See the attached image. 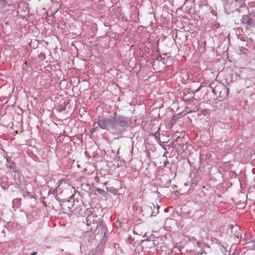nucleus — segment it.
Masks as SVG:
<instances>
[{"mask_svg":"<svg viewBox=\"0 0 255 255\" xmlns=\"http://www.w3.org/2000/svg\"><path fill=\"white\" fill-rule=\"evenodd\" d=\"M87 215L86 225L87 228L85 229V233L91 232L92 234H99L101 230V234H105L106 229L105 226L102 224H99V219L91 209L87 210Z\"/></svg>","mask_w":255,"mask_h":255,"instance_id":"1","label":"nucleus"},{"mask_svg":"<svg viewBox=\"0 0 255 255\" xmlns=\"http://www.w3.org/2000/svg\"><path fill=\"white\" fill-rule=\"evenodd\" d=\"M113 133L116 134H122L127 130L129 126L128 120L126 117L120 115L117 119L113 118Z\"/></svg>","mask_w":255,"mask_h":255,"instance_id":"2","label":"nucleus"},{"mask_svg":"<svg viewBox=\"0 0 255 255\" xmlns=\"http://www.w3.org/2000/svg\"><path fill=\"white\" fill-rule=\"evenodd\" d=\"M113 118H110L107 120L101 119L99 120L97 122H95L93 126L95 127L97 125L101 128L108 130L111 129L113 132Z\"/></svg>","mask_w":255,"mask_h":255,"instance_id":"3","label":"nucleus"},{"mask_svg":"<svg viewBox=\"0 0 255 255\" xmlns=\"http://www.w3.org/2000/svg\"><path fill=\"white\" fill-rule=\"evenodd\" d=\"M74 195H71L69 200H62L60 204L61 208L64 211L67 210H75L76 209V207H75V200L74 199Z\"/></svg>","mask_w":255,"mask_h":255,"instance_id":"4","label":"nucleus"},{"mask_svg":"<svg viewBox=\"0 0 255 255\" xmlns=\"http://www.w3.org/2000/svg\"><path fill=\"white\" fill-rule=\"evenodd\" d=\"M70 100L69 99H63L60 101L59 105L57 107V110L61 112L66 110V109H70L71 105L69 103Z\"/></svg>","mask_w":255,"mask_h":255,"instance_id":"5","label":"nucleus"},{"mask_svg":"<svg viewBox=\"0 0 255 255\" xmlns=\"http://www.w3.org/2000/svg\"><path fill=\"white\" fill-rule=\"evenodd\" d=\"M181 99L185 101V102L186 104L187 107L189 108H192V106L194 105H195V106H196V105L198 104L197 100L194 99V97H192L190 99H182V98H181Z\"/></svg>","mask_w":255,"mask_h":255,"instance_id":"6","label":"nucleus"},{"mask_svg":"<svg viewBox=\"0 0 255 255\" xmlns=\"http://www.w3.org/2000/svg\"><path fill=\"white\" fill-rule=\"evenodd\" d=\"M143 248L147 249H151L155 246V244L153 241L148 240H144L142 242Z\"/></svg>","mask_w":255,"mask_h":255,"instance_id":"7","label":"nucleus"},{"mask_svg":"<svg viewBox=\"0 0 255 255\" xmlns=\"http://www.w3.org/2000/svg\"><path fill=\"white\" fill-rule=\"evenodd\" d=\"M229 227L231 230L234 229L235 230H236L237 235H235V236L237 238V239L241 240L242 238V236H241V231L240 229H239V227H238L237 226H236L235 227H234L233 225H230Z\"/></svg>","mask_w":255,"mask_h":255,"instance_id":"8","label":"nucleus"},{"mask_svg":"<svg viewBox=\"0 0 255 255\" xmlns=\"http://www.w3.org/2000/svg\"><path fill=\"white\" fill-rule=\"evenodd\" d=\"M153 209L151 212V216H155L159 212V206L157 204L156 207H155L154 205L152 204Z\"/></svg>","mask_w":255,"mask_h":255,"instance_id":"9","label":"nucleus"},{"mask_svg":"<svg viewBox=\"0 0 255 255\" xmlns=\"http://www.w3.org/2000/svg\"><path fill=\"white\" fill-rule=\"evenodd\" d=\"M6 166L8 168H9L10 169H12L13 171H16V166L14 162L11 161L9 162V163L7 164Z\"/></svg>","mask_w":255,"mask_h":255,"instance_id":"10","label":"nucleus"},{"mask_svg":"<svg viewBox=\"0 0 255 255\" xmlns=\"http://www.w3.org/2000/svg\"><path fill=\"white\" fill-rule=\"evenodd\" d=\"M96 191L99 194H102L104 196L106 195V194H107V192L106 191H105L104 190L101 189L99 188H97L96 189Z\"/></svg>","mask_w":255,"mask_h":255,"instance_id":"11","label":"nucleus"},{"mask_svg":"<svg viewBox=\"0 0 255 255\" xmlns=\"http://www.w3.org/2000/svg\"><path fill=\"white\" fill-rule=\"evenodd\" d=\"M248 240H247V242H246L247 244H251V243L254 244V245H252V246H249V247H252L255 248V239L251 240L250 242H248Z\"/></svg>","mask_w":255,"mask_h":255,"instance_id":"12","label":"nucleus"},{"mask_svg":"<svg viewBox=\"0 0 255 255\" xmlns=\"http://www.w3.org/2000/svg\"><path fill=\"white\" fill-rule=\"evenodd\" d=\"M106 189L108 191L111 192V193H113L115 191V189L113 187H106Z\"/></svg>","mask_w":255,"mask_h":255,"instance_id":"13","label":"nucleus"},{"mask_svg":"<svg viewBox=\"0 0 255 255\" xmlns=\"http://www.w3.org/2000/svg\"><path fill=\"white\" fill-rule=\"evenodd\" d=\"M254 23V20L252 18H249L247 21V23L248 25H251Z\"/></svg>","mask_w":255,"mask_h":255,"instance_id":"14","label":"nucleus"},{"mask_svg":"<svg viewBox=\"0 0 255 255\" xmlns=\"http://www.w3.org/2000/svg\"><path fill=\"white\" fill-rule=\"evenodd\" d=\"M8 98H9V99H10V97H3L2 98V99L1 100V101L2 102L5 101V103H7L9 102V101L7 100Z\"/></svg>","mask_w":255,"mask_h":255,"instance_id":"15","label":"nucleus"},{"mask_svg":"<svg viewBox=\"0 0 255 255\" xmlns=\"http://www.w3.org/2000/svg\"><path fill=\"white\" fill-rule=\"evenodd\" d=\"M97 128H98V126L97 125H96L95 127L93 126V128L90 131L92 133L95 132L97 130Z\"/></svg>","mask_w":255,"mask_h":255,"instance_id":"16","label":"nucleus"},{"mask_svg":"<svg viewBox=\"0 0 255 255\" xmlns=\"http://www.w3.org/2000/svg\"><path fill=\"white\" fill-rule=\"evenodd\" d=\"M6 161L7 162V164H8L9 162L12 161L11 160V157H8V156H7V157H6Z\"/></svg>","mask_w":255,"mask_h":255,"instance_id":"17","label":"nucleus"},{"mask_svg":"<svg viewBox=\"0 0 255 255\" xmlns=\"http://www.w3.org/2000/svg\"><path fill=\"white\" fill-rule=\"evenodd\" d=\"M221 89L223 90V91H224L225 93H227V94H228V91L227 90V88L224 86H222L221 87Z\"/></svg>","mask_w":255,"mask_h":255,"instance_id":"18","label":"nucleus"},{"mask_svg":"<svg viewBox=\"0 0 255 255\" xmlns=\"http://www.w3.org/2000/svg\"><path fill=\"white\" fill-rule=\"evenodd\" d=\"M169 164V162L168 161V160L166 159L164 162V167H166L167 165Z\"/></svg>","mask_w":255,"mask_h":255,"instance_id":"19","label":"nucleus"},{"mask_svg":"<svg viewBox=\"0 0 255 255\" xmlns=\"http://www.w3.org/2000/svg\"><path fill=\"white\" fill-rule=\"evenodd\" d=\"M116 117H117V113L115 112L113 115V116H112L111 118L114 117L115 119H117V118Z\"/></svg>","mask_w":255,"mask_h":255,"instance_id":"20","label":"nucleus"},{"mask_svg":"<svg viewBox=\"0 0 255 255\" xmlns=\"http://www.w3.org/2000/svg\"><path fill=\"white\" fill-rule=\"evenodd\" d=\"M193 240L195 241L198 245L200 244L199 242L197 241L194 238H193Z\"/></svg>","mask_w":255,"mask_h":255,"instance_id":"21","label":"nucleus"},{"mask_svg":"<svg viewBox=\"0 0 255 255\" xmlns=\"http://www.w3.org/2000/svg\"><path fill=\"white\" fill-rule=\"evenodd\" d=\"M37 255V253L35 252H33L31 254V255Z\"/></svg>","mask_w":255,"mask_h":255,"instance_id":"22","label":"nucleus"},{"mask_svg":"<svg viewBox=\"0 0 255 255\" xmlns=\"http://www.w3.org/2000/svg\"><path fill=\"white\" fill-rule=\"evenodd\" d=\"M26 194V195H24V197H25V196H30V195H29V192H27Z\"/></svg>","mask_w":255,"mask_h":255,"instance_id":"23","label":"nucleus"},{"mask_svg":"<svg viewBox=\"0 0 255 255\" xmlns=\"http://www.w3.org/2000/svg\"><path fill=\"white\" fill-rule=\"evenodd\" d=\"M225 248V247H224ZM227 248H228V246H227L226 248H225V250L226 251H227Z\"/></svg>","mask_w":255,"mask_h":255,"instance_id":"24","label":"nucleus"},{"mask_svg":"<svg viewBox=\"0 0 255 255\" xmlns=\"http://www.w3.org/2000/svg\"><path fill=\"white\" fill-rule=\"evenodd\" d=\"M221 94H222V92H221V91H220V92H219V96H221Z\"/></svg>","mask_w":255,"mask_h":255,"instance_id":"25","label":"nucleus"},{"mask_svg":"<svg viewBox=\"0 0 255 255\" xmlns=\"http://www.w3.org/2000/svg\"><path fill=\"white\" fill-rule=\"evenodd\" d=\"M13 104L12 103H9V104H8V106H10V105H12Z\"/></svg>","mask_w":255,"mask_h":255,"instance_id":"26","label":"nucleus"}]
</instances>
